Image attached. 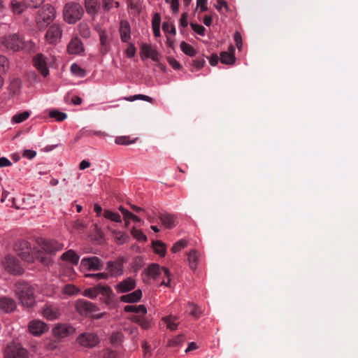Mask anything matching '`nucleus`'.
<instances>
[{"label": "nucleus", "mask_w": 358, "mask_h": 358, "mask_svg": "<svg viewBox=\"0 0 358 358\" xmlns=\"http://www.w3.org/2000/svg\"><path fill=\"white\" fill-rule=\"evenodd\" d=\"M168 62H169V64L174 69H179L181 68L180 64L175 58L169 57L168 58Z\"/></svg>", "instance_id": "nucleus-62"}, {"label": "nucleus", "mask_w": 358, "mask_h": 358, "mask_svg": "<svg viewBox=\"0 0 358 358\" xmlns=\"http://www.w3.org/2000/svg\"><path fill=\"white\" fill-rule=\"evenodd\" d=\"M126 99L129 101H134L137 99H141V100L146 101L148 102L152 101V98H151L148 96H146V95H143V94L134 95V96H129V98H126Z\"/></svg>", "instance_id": "nucleus-46"}, {"label": "nucleus", "mask_w": 358, "mask_h": 358, "mask_svg": "<svg viewBox=\"0 0 358 358\" xmlns=\"http://www.w3.org/2000/svg\"><path fill=\"white\" fill-rule=\"evenodd\" d=\"M120 210L124 216V221L127 222V220H130L134 217V214L127 210L126 208H123L122 206L120 207Z\"/></svg>", "instance_id": "nucleus-51"}, {"label": "nucleus", "mask_w": 358, "mask_h": 358, "mask_svg": "<svg viewBox=\"0 0 358 358\" xmlns=\"http://www.w3.org/2000/svg\"><path fill=\"white\" fill-rule=\"evenodd\" d=\"M145 273L150 278L153 279L158 278L162 273L166 277L170 276V271L166 267H160L157 264H151L145 269Z\"/></svg>", "instance_id": "nucleus-10"}, {"label": "nucleus", "mask_w": 358, "mask_h": 358, "mask_svg": "<svg viewBox=\"0 0 358 358\" xmlns=\"http://www.w3.org/2000/svg\"><path fill=\"white\" fill-rule=\"evenodd\" d=\"M98 294H101L106 296H110L112 294L111 289L108 286L99 285L96 286Z\"/></svg>", "instance_id": "nucleus-42"}, {"label": "nucleus", "mask_w": 358, "mask_h": 358, "mask_svg": "<svg viewBox=\"0 0 358 358\" xmlns=\"http://www.w3.org/2000/svg\"><path fill=\"white\" fill-rule=\"evenodd\" d=\"M40 248H34L36 259L45 266L53 263L52 257L62 250L64 245L55 240H41L38 241Z\"/></svg>", "instance_id": "nucleus-1"}, {"label": "nucleus", "mask_w": 358, "mask_h": 358, "mask_svg": "<svg viewBox=\"0 0 358 358\" xmlns=\"http://www.w3.org/2000/svg\"><path fill=\"white\" fill-rule=\"evenodd\" d=\"M114 0H103V9L109 11L113 8Z\"/></svg>", "instance_id": "nucleus-63"}, {"label": "nucleus", "mask_w": 358, "mask_h": 358, "mask_svg": "<svg viewBox=\"0 0 358 358\" xmlns=\"http://www.w3.org/2000/svg\"><path fill=\"white\" fill-rule=\"evenodd\" d=\"M99 5V4L98 0L85 1V7L86 11L90 15H94L98 12Z\"/></svg>", "instance_id": "nucleus-30"}, {"label": "nucleus", "mask_w": 358, "mask_h": 358, "mask_svg": "<svg viewBox=\"0 0 358 358\" xmlns=\"http://www.w3.org/2000/svg\"><path fill=\"white\" fill-rule=\"evenodd\" d=\"M188 261L190 268L195 270L197 267L199 255L196 250H192L188 254Z\"/></svg>", "instance_id": "nucleus-33"}, {"label": "nucleus", "mask_w": 358, "mask_h": 358, "mask_svg": "<svg viewBox=\"0 0 358 358\" xmlns=\"http://www.w3.org/2000/svg\"><path fill=\"white\" fill-rule=\"evenodd\" d=\"M80 32L83 37L88 38L90 34V31L87 24L80 25Z\"/></svg>", "instance_id": "nucleus-55"}, {"label": "nucleus", "mask_w": 358, "mask_h": 358, "mask_svg": "<svg viewBox=\"0 0 358 358\" xmlns=\"http://www.w3.org/2000/svg\"><path fill=\"white\" fill-rule=\"evenodd\" d=\"M80 266L88 271H100L103 268L100 259L96 256L84 257L80 262Z\"/></svg>", "instance_id": "nucleus-12"}, {"label": "nucleus", "mask_w": 358, "mask_h": 358, "mask_svg": "<svg viewBox=\"0 0 358 358\" xmlns=\"http://www.w3.org/2000/svg\"><path fill=\"white\" fill-rule=\"evenodd\" d=\"M85 295L91 299H94L97 296L98 292L96 287L92 288H89L85 290Z\"/></svg>", "instance_id": "nucleus-54"}, {"label": "nucleus", "mask_w": 358, "mask_h": 358, "mask_svg": "<svg viewBox=\"0 0 358 358\" xmlns=\"http://www.w3.org/2000/svg\"><path fill=\"white\" fill-rule=\"evenodd\" d=\"M162 30L165 33H171L173 35H175L176 33V28H175L174 25L173 24L170 23L169 22H163Z\"/></svg>", "instance_id": "nucleus-43"}, {"label": "nucleus", "mask_w": 358, "mask_h": 358, "mask_svg": "<svg viewBox=\"0 0 358 358\" xmlns=\"http://www.w3.org/2000/svg\"><path fill=\"white\" fill-rule=\"evenodd\" d=\"M2 264L4 268L12 274L20 275L23 272L20 262L13 256H6L2 262Z\"/></svg>", "instance_id": "nucleus-7"}, {"label": "nucleus", "mask_w": 358, "mask_h": 358, "mask_svg": "<svg viewBox=\"0 0 358 358\" xmlns=\"http://www.w3.org/2000/svg\"><path fill=\"white\" fill-rule=\"evenodd\" d=\"M124 310L127 313H136L145 315L147 313V309L144 305H127L124 308Z\"/></svg>", "instance_id": "nucleus-31"}, {"label": "nucleus", "mask_w": 358, "mask_h": 358, "mask_svg": "<svg viewBox=\"0 0 358 358\" xmlns=\"http://www.w3.org/2000/svg\"><path fill=\"white\" fill-rule=\"evenodd\" d=\"M29 115H30L29 112L24 111L22 113H17V114L15 115L13 117L12 120L15 123H21V122L25 121L29 117Z\"/></svg>", "instance_id": "nucleus-38"}, {"label": "nucleus", "mask_w": 358, "mask_h": 358, "mask_svg": "<svg viewBox=\"0 0 358 358\" xmlns=\"http://www.w3.org/2000/svg\"><path fill=\"white\" fill-rule=\"evenodd\" d=\"M83 9L79 3H68L64 8V18L69 24H74L81 19Z\"/></svg>", "instance_id": "nucleus-4"}, {"label": "nucleus", "mask_w": 358, "mask_h": 358, "mask_svg": "<svg viewBox=\"0 0 358 358\" xmlns=\"http://www.w3.org/2000/svg\"><path fill=\"white\" fill-rule=\"evenodd\" d=\"M234 41L236 42V45L238 49L241 50L242 47V37L241 34L238 31H236L234 33Z\"/></svg>", "instance_id": "nucleus-57"}, {"label": "nucleus", "mask_w": 358, "mask_h": 358, "mask_svg": "<svg viewBox=\"0 0 358 358\" xmlns=\"http://www.w3.org/2000/svg\"><path fill=\"white\" fill-rule=\"evenodd\" d=\"M29 331L36 336H39L46 332L48 329L45 323L41 320H34L29 323Z\"/></svg>", "instance_id": "nucleus-14"}, {"label": "nucleus", "mask_w": 358, "mask_h": 358, "mask_svg": "<svg viewBox=\"0 0 358 358\" xmlns=\"http://www.w3.org/2000/svg\"><path fill=\"white\" fill-rule=\"evenodd\" d=\"M184 340L185 338L183 335H178L176 338L170 341L169 345L171 347L177 346L182 343L184 341Z\"/></svg>", "instance_id": "nucleus-52"}, {"label": "nucleus", "mask_w": 358, "mask_h": 358, "mask_svg": "<svg viewBox=\"0 0 358 358\" xmlns=\"http://www.w3.org/2000/svg\"><path fill=\"white\" fill-rule=\"evenodd\" d=\"M122 334L120 332H114L110 336V342L113 343H117L121 341Z\"/></svg>", "instance_id": "nucleus-58"}, {"label": "nucleus", "mask_w": 358, "mask_h": 358, "mask_svg": "<svg viewBox=\"0 0 358 358\" xmlns=\"http://www.w3.org/2000/svg\"><path fill=\"white\" fill-rule=\"evenodd\" d=\"M5 358H28L27 350L17 344H10L5 350Z\"/></svg>", "instance_id": "nucleus-9"}, {"label": "nucleus", "mask_w": 358, "mask_h": 358, "mask_svg": "<svg viewBox=\"0 0 358 358\" xmlns=\"http://www.w3.org/2000/svg\"><path fill=\"white\" fill-rule=\"evenodd\" d=\"M16 307V303L14 300L7 297H2L0 299V309L6 313H10L14 310Z\"/></svg>", "instance_id": "nucleus-26"}, {"label": "nucleus", "mask_w": 358, "mask_h": 358, "mask_svg": "<svg viewBox=\"0 0 358 358\" xmlns=\"http://www.w3.org/2000/svg\"><path fill=\"white\" fill-rule=\"evenodd\" d=\"M189 306L192 308L189 314L194 317H200L201 313V309L193 303H189Z\"/></svg>", "instance_id": "nucleus-50"}, {"label": "nucleus", "mask_w": 358, "mask_h": 358, "mask_svg": "<svg viewBox=\"0 0 358 358\" xmlns=\"http://www.w3.org/2000/svg\"><path fill=\"white\" fill-rule=\"evenodd\" d=\"M76 329L71 325L58 324L52 329L53 335L57 338L67 337L75 332Z\"/></svg>", "instance_id": "nucleus-13"}, {"label": "nucleus", "mask_w": 358, "mask_h": 358, "mask_svg": "<svg viewBox=\"0 0 358 358\" xmlns=\"http://www.w3.org/2000/svg\"><path fill=\"white\" fill-rule=\"evenodd\" d=\"M62 36V29L58 24H52L50 25L45 34V40L47 43L50 45H56L60 42Z\"/></svg>", "instance_id": "nucleus-6"}, {"label": "nucleus", "mask_w": 358, "mask_h": 358, "mask_svg": "<svg viewBox=\"0 0 358 358\" xmlns=\"http://www.w3.org/2000/svg\"><path fill=\"white\" fill-rule=\"evenodd\" d=\"M85 276L89 278H96L98 279H106L108 277V274L106 273H90L85 275Z\"/></svg>", "instance_id": "nucleus-59"}, {"label": "nucleus", "mask_w": 358, "mask_h": 358, "mask_svg": "<svg viewBox=\"0 0 358 358\" xmlns=\"http://www.w3.org/2000/svg\"><path fill=\"white\" fill-rule=\"evenodd\" d=\"M76 309L82 315H90L98 310L97 307L85 299H78L76 302Z\"/></svg>", "instance_id": "nucleus-8"}, {"label": "nucleus", "mask_w": 358, "mask_h": 358, "mask_svg": "<svg viewBox=\"0 0 358 358\" xmlns=\"http://www.w3.org/2000/svg\"><path fill=\"white\" fill-rule=\"evenodd\" d=\"M71 71L74 74L79 77H85L86 72L84 69H83L78 64H73L71 66Z\"/></svg>", "instance_id": "nucleus-40"}, {"label": "nucleus", "mask_w": 358, "mask_h": 358, "mask_svg": "<svg viewBox=\"0 0 358 358\" xmlns=\"http://www.w3.org/2000/svg\"><path fill=\"white\" fill-rule=\"evenodd\" d=\"M153 249L155 253L160 256L166 255V244L161 241H157L152 243Z\"/></svg>", "instance_id": "nucleus-35"}, {"label": "nucleus", "mask_w": 358, "mask_h": 358, "mask_svg": "<svg viewBox=\"0 0 358 358\" xmlns=\"http://www.w3.org/2000/svg\"><path fill=\"white\" fill-rule=\"evenodd\" d=\"M187 241L185 239H180L173 245L171 250L172 252L176 253L182 248H185L187 245Z\"/></svg>", "instance_id": "nucleus-39"}, {"label": "nucleus", "mask_w": 358, "mask_h": 358, "mask_svg": "<svg viewBox=\"0 0 358 358\" xmlns=\"http://www.w3.org/2000/svg\"><path fill=\"white\" fill-rule=\"evenodd\" d=\"M1 44L8 50L16 52L21 50L24 46V42L20 36L17 34H10L5 36Z\"/></svg>", "instance_id": "nucleus-5"}, {"label": "nucleus", "mask_w": 358, "mask_h": 358, "mask_svg": "<svg viewBox=\"0 0 358 358\" xmlns=\"http://www.w3.org/2000/svg\"><path fill=\"white\" fill-rule=\"evenodd\" d=\"M50 117L55 118L59 122H62L67 117V115L59 110H53L50 112Z\"/></svg>", "instance_id": "nucleus-41"}, {"label": "nucleus", "mask_w": 358, "mask_h": 358, "mask_svg": "<svg viewBox=\"0 0 358 358\" xmlns=\"http://www.w3.org/2000/svg\"><path fill=\"white\" fill-rule=\"evenodd\" d=\"M222 8H224L226 10H229L227 2L225 0H217L216 8L217 10L221 11Z\"/></svg>", "instance_id": "nucleus-60"}, {"label": "nucleus", "mask_w": 358, "mask_h": 358, "mask_svg": "<svg viewBox=\"0 0 358 358\" xmlns=\"http://www.w3.org/2000/svg\"><path fill=\"white\" fill-rule=\"evenodd\" d=\"M69 54H78L83 51V43L80 39L75 38L71 39L67 47Z\"/></svg>", "instance_id": "nucleus-25"}, {"label": "nucleus", "mask_w": 358, "mask_h": 358, "mask_svg": "<svg viewBox=\"0 0 358 358\" xmlns=\"http://www.w3.org/2000/svg\"><path fill=\"white\" fill-rule=\"evenodd\" d=\"M131 234L134 238H136L138 241H147L146 236L139 229H136V228L132 229Z\"/></svg>", "instance_id": "nucleus-44"}, {"label": "nucleus", "mask_w": 358, "mask_h": 358, "mask_svg": "<svg viewBox=\"0 0 358 358\" xmlns=\"http://www.w3.org/2000/svg\"><path fill=\"white\" fill-rule=\"evenodd\" d=\"M42 313L48 320H54L59 318L61 311L57 306L52 303H45L43 308Z\"/></svg>", "instance_id": "nucleus-15"}, {"label": "nucleus", "mask_w": 358, "mask_h": 358, "mask_svg": "<svg viewBox=\"0 0 358 358\" xmlns=\"http://www.w3.org/2000/svg\"><path fill=\"white\" fill-rule=\"evenodd\" d=\"M103 358H116V352L114 350L107 349L103 352Z\"/></svg>", "instance_id": "nucleus-64"}, {"label": "nucleus", "mask_w": 358, "mask_h": 358, "mask_svg": "<svg viewBox=\"0 0 358 358\" xmlns=\"http://www.w3.org/2000/svg\"><path fill=\"white\" fill-rule=\"evenodd\" d=\"M134 142H135V140L129 141V137H127V136H119V137H117L115 139V143L119 145H127L133 143Z\"/></svg>", "instance_id": "nucleus-49"}, {"label": "nucleus", "mask_w": 358, "mask_h": 358, "mask_svg": "<svg viewBox=\"0 0 358 358\" xmlns=\"http://www.w3.org/2000/svg\"><path fill=\"white\" fill-rule=\"evenodd\" d=\"M77 341L83 347L93 348L99 343V340L95 334L83 333L78 337Z\"/></svg>", "instance_id": "nucleus-11"}, {"label": "nucleus", "mask_w": 358, "mask_h": 358, "mask_svg": "<svg viewBox=\"0 0 358 358\" xmlns=\"http://www.w3.org/2000/svg\"><path fill=\"white\" fill-rule=\"evenodd\" d=\"M99 35L101 45L100 51L103 55H105L108 52L110 48V45L108 42V36L106 31L103 29L99 31Z\"/></svg>", "instance_id": "nucleus-28"}, {"label": "nucleus", "mask_w": 358, "mask_h": 358, "mask_svg": "<svg viewBox=\"0 0 358 358\" xmlns=\"http://www.w3.org/2000/svg\"><path fill=\"white\" fill-rule=\"evenodd\" d=\"M136 287L135 280L132 278H128L119 282L115 288L119 293H125L134 289Z\"/></svg>", "instance_id": "nucleus-20"}, {"label": "nucleus", "mask_w": 358, "mask_h": 358, "mask_svg": "<svg viewBox=\"0 0 358 358\" xmlns=\"http://www.w3.org/2000/svg\"><path fill=\"white\" fill-rule=\"evenodd\" d=\"M158 218L160 220L162 224L168 229H173L178 224L176 215L167 212L159 213Z\"/></svg>", "instance_id": "nucleus-19"}, {"label": "nucleus", "mask_w": 358, "mask_h": 358, "mask_svg": "<svg viewBox=\"0 0 358 358\" xmlns=\"http://www.w3.org/2000/svg\"><path fill=\"white\" fill-rule=\"evenodd\" d=\"M78 292V288L71 284H68L64 287V292L69 295H72Z\"/></svg>", "instance_id": "nucleus-48"}, {"label": "nucleus", "mask_w": 358, "mask_h": 358, "mask_svg": "<svg viewBox=\"0 0 358 358\" xmlns=\"http://www.w3.org/2000/svg\"><path fill=\"white\" fill-rule=\"evenodd\" d=\"M235 49L233 45H230L228 52L224 51L220 53V62L222 64L231 65L236 61L234 56Z\"/></svg>", "instance_id": "nucleus-22"}, {"label": "nucleus", "mask_w": 358, "mask_h": 358, "mask_svg": "<svg viewBox=\"0 0 358 358\" xmlns=\"http://www.w3.org/2000/svg\"><path fill=\"white\" fill-rule=\"evenodd\" d=\"M123 259L119 257L115 261H110L107 263L106 269L112 276H119L122 274Z\"/></svg>", "instance_id": "nucleus-16"}, {"label": "nucleus", "mask_w": 358, "mask_h": 358, "mask_svg": "<svg viewBox=\"0 0 358 358\" xmlns=\"http://www.w3.org/2000/svg\"><path fill=\"white\" fill-rule=\"evenodd\" d=\"M15 292L22 306L29 308L34 305V290L27 282H16L15 285Z\"/></svg>", "instance_id": "nucleus-2"}, {"label": "nucleus", "mask_w": 358, "mask_h": 358, "mask_svg": "<svg viewBox=\"0 0 358 358\" xmlns=\"http://www.w3.org/2000/svg\"><path fill=\"white\" fill-rule=\"evenodd\" d=\"M120 34L121 41L124 43L128 42L131 38V27L128 21L122 20L120 25Z\"/></svg>", "instance_id": "nucleus-24"}, {"label": "nucleus", "mask_w": 358, "mask_h": 358, "mask_svg": "<svg viewBox=\"0 0 358 358\" xmlns=\"http://www.w3.org/2000/svg\"><path fill=\"white\" fill-rule=\"evenodd\" d=\"M10 8L15 14H21L28 8V5L24 3V1H20L17 0H12L10 3Z\"/></svg>", "instance_id": "nucleus-29"}, {"label": "nucleus", "mask_w": 358, "mask_h": 358, "mask_svg": "<svg viewBox=\"0 0 358 358\" xmlns=\"http://www.w3.org/2000/svg\"><path fill=\"white\" fill-rule=\"evenodd\" d=\"M8 67V60L3 56L0 55V73H5Z\"/></svg>", "instance_id": "nucleus-47"}, {"label": "nucleus", "mask_w": 358, "mask_h": 358, "mask_svg": "<svg viewBox=\"0 0 358 358\" xmlns=\"http://www.w3.org/2000/svg\"><path fill=\"white\" fill-rule=\"evenodd\" d=\"M60 258L63 261L71 262L73 265H77L80 257L74 250H69L64 252Z\"/></svg>", "instance_id": "nucleus-27"}, {"label": "nucleus", "mask_w": 358, "mask_h": 358, "mask_svg": "<svg viewBox=\"0 0 358 358\" xmlns=\"http://www.w3.org/2000/svg\"><path fill=\"white\" fill-rule=\"evenodd\" d=\"M161 23V17L160 15L157 13H155L153 15L152 20V27H160Z\"/></svg>", "instance_id": "nucleus-61"}, {"label": "nucleus", "mask_w": 358, "mask_h": 358, "mask_svg": "<svg viewBox=\"0 0 358 358\" xmlns=\"http://www.w3.org/2000/svg\"><path fill=\"white\" fill-rule=\"evenodd\" d=\"M55 9L46 4L41 8L36 17V23L40 30L45 29L55 18Z\"/></svg>", "instance_id": "nucleus-3"}, {"label": "nucleus", "mask_w": 358, "mask_h": 358, "mask_svg": "<svg viewBox=\"0 0 358 358\" xmlns=\"http://www.w3.org/2000/svg\"><path fill=\"white\" fill-rule=\"evenodd\" d=\"M33 65L41 73L43 77L49 74V70L47 67L45 58L42 54H37L33 58Z\"/></svg>", "instance_id": "nucleus-18"}, {"label": "nucleus", "mask_w": 358, "mask_h": 358, "mask_svg": "<svg viewBox=\"0 0 358 358\" xmlns=\"http://www.w3.org/2000/svg\"><path fill=\"white\" fill-rule=\"evenodd\" d=\"M136 49L134 45L131 43L128 44L127 48L126 50V55L128 57L131 58L135 56Z\"/></svg>", "instance_id": "nucleus-53"}, {"label": "nucleus", "mask_w": 358, "mask_h": 358, "mask_svg": "<svg viewBox=\"0 0 358 358\" xmlns=\"http://www.w3.org/2000/svg\"><path fill=\"white\" fill-rule=\"evenodd\" d=\"M103 216L106 219L110 220L111 221H113L115 222H121V217L118 213L108 210H106L104 211Z\"/></svg>", "instance_id": "nucleus-37"}, {"label": "nucleus", "mask_w": 358, "mask_h": 358, "mask_svg": "<svg viewBox=\"0 0 358 358\" xmlns=\"http://www.w3.org/2000/svg\"><path fill=\"white\" fill-rule=\"evenodd\" d=\"M143 315H134L131 317V320L135 323L138 324L142 327L143 329H148L150 327V323L146 320Z\"/></svg>", "instance_id": "nucleus-36"}, {"label": "nucleus", "mask_w": 358, "mask_h": 358, "mask_svg": "<svg viewBox=\"0 0 358 358\" xmlns=\"http://www.w3.org/2000/svg\"><path fill=\"white\" fill-rule=\"evenodd\" d=\"M190 26H191L192 29L197 34H199L200 36H204L205 35L206 29H205V27L203 26L198 24H196V23H194V22H190Z\"/></svg>", "instance_id": "nucleus-45"}, {"label": "nucleus", "mask_w": 358, "mask_h": 358, "mask_svg": "<svg viewBox=\"0 0 358 358\" xmlns=\"http://www.w3.org/2000/svg\"><path fill=\"white\" fill-rule=\"evenodd\" d=\"M181 50L187 55L194 57L196 54V50L189 43L182 41L180 45Z\"/></svg>", "instance_id": "nucleus-34"}, {"label": "nucleus", "mask_w": 358, "mask_h": 358, "mask_svg": "<svg viewBox=\"0 0 358 358\" xmlns=\"http://www.w3.org/2000/svg\"><path fill=\"white\" fill-rule=\"evenodd\" d=\"M140 53L142 59L151 58L155 62L159 61V54L157 51L154 50L149 44L141 43L140 46Z\"/></svg>", "instance_id": "nucleus-17"}, {"label": "nucleus", "mask_w": 358, "mask_h": 358, "mask_svg": "<svg viewBox=\"0 0 358 358\" xmlns=\"http://www.w3.org/2000/svg\"><path fill=\"white\" fill-rule=\"evenodd\" d=\"M177 317L173 315H168L162 318V321L166 324V327L171 331L177 329L178 322H176Z\"/></svg>", "instance_id": "nucleus-32"}, {"label": "nucleus", "mask_w": 358, "mask_h": 358, "mask_svg": "<svg viewBox=\"0 0 358 358\" xmlns=\"http://www.w3.org/2000/svg\"><path fill=\"white\" fill-rule=\"evenodd\" d=\"M20 246L22 248V251L18 253V255L21 257V259L27 262H34L35 257L34 250L32 253L30 252V250L29 248V243L27 241H22L20 243Z\"/></svg>", "instance_id": "nucleus-21"}, {"label": "nucleus", "mask_w": 358, "mask_h": 358, "mask_svg": "<svg viewBox=\"0 0 358 358\" xmlns=\"http://www.w3.org/2000/svg\"><path fill=\"white\" fill-rule=\"evenodd\" d=\"M142 297V291L140 289L135 290L134 292L122 295L120 297V301L134 303L138 302Z\"/></svg>", "instance_id": "nucleus-23"}, {"label": "nucleus", "mask_w": 358, "mask_h": 358, "mask_svg": "<svg viewBox=\"0 0 358 358\" xmlns=\"http://www.w3.org/2000/svg\"><path fill=\"white\" fill-rule=\"evenodd\" d=\"M205 60L203 58L196 59L192 60V66L197 69H200L203 67L205 64Z\"/></svg>", "instance_id": "nucleus-56"}]
</instances>
